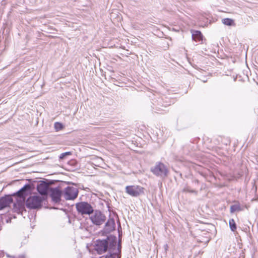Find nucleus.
Returning <instances> with one entry per match:
<instances>
[{
  "label": "nucleus",
  "instance_id": "nucleus-14",
  "mask_svg": "<svg viewBox=\"0 0 258 258\" xmlns=\"http://www.w3.org/2000/svg\"><path fill=\"white\" fill-rule=\"evenodd\" d=\"M30 188V186L29 184L25 185L23 188L18 191L17 194L20 197H23L26 190L29 189Z\"/></svg>",
  "mask_w": 258,
  "mask_h": 258
},
{
  "label": "nucleus",
  "instance_id": "nucleus-3",
  "mask_svg": "<svg viewBox=\"0 0 258 258\" xmlns=\"http://www.w3.org/2000/svg\"><path fill=\"white\" fill-rule=\"evenodd\" d=\"M125 191L132 197H138L143 192V188L136 185H128L126 186Z\"/></svg>",
  "mask_w": 258,
  "mask_h": 258
},
{
  "label": "nucleus",
  "instance_id": "nucleus-4",
  "mask_svg": "<svg viewBox=\"0 0 258 258\" xmlns=\"http://www.w3.org/2000/svg\"><path fill=\"white\" fill-rule=\"evenodd\" d=\"M152 172L157 176H165L167 174V169L162 163H159L151 169Z\"/></svg>",
  "mask_w": 258,
  "mask_h": 258
},
{
  "label": "nucleus",
  "instance_id": "nucleus-5",
  "mask_svg": "<svg viewBox=\"0 0 258 258\" xmlns=\"http://www.w3.org/2000/svg\"><path fill=\"white\" fill-rule=\"evenodd\" d=\"M78 194V189L75 187H68L65 189L64 198L67 200H72L76 199Z\"/></svg>",
  "mask_w": 258,
  "mask_h": 258
},
{
  "label": "nucleus",
  "instance_id": "nucleus-8",
  "mask_svg": "<svg viewBox=\"0 0 258 258\" xmlns=\"http://www.w3.org/2000/svg\"><path fill=\"white\" fill-rule=\"evenodd\" d=\"M13 203V199L10 196H7L0 199V210L9 207Z\"/></svg>",
  "mask_w": 258,
  "mask_h": 258
},
{
  "label": "nucleus",
  "instance_id": "nucleus-18",
  "mask_svg": "<svg viewBox=\"0 0 258 258\" xmlns=\"http://www.w3.org/2000/svg\"><path fill=\"white\" fill-rule=\"evenodd\" d=\"M71 155V153L70 152H67L65 153H63L61 154L59 156L60 159H64L67 156Z\"/></svg>",
  "mask_w": 258,
  "mask_h": 258
},
{
  "label": "nucleus",
  "instance_id": "nucleus-6",
  "mask_svg": "<svg viewBox=\"0 0 258 258\" xmlns=\"http://www.w3.org/2000/svg\"><path fill=\"white\" fill-rule=\"evenodd\" d=\"M105 216L100 212L96 211L90 216L91 221L95 225H100L104 222Z\"/></svg>",
  "mask_w": 258,
  "mask_h": 258
},
{
  "label": "nucleus",
  "instance_id": "nucleus-16",
  "mask_svg": "<svg viewBox=\"0 0 258 258\" xmlns=\"http://www.w3.org/2000/svg\"><path fill=\"white\" fill-rule=\"evenodd\" d=\"M54 127L56 132H58L62 130L64 127L63 125L59 122H56L54 124Z\"/></svg>",
  "mask_w": 258,
  "mask_h": 258
},
{
  "label": "nucleus",
  "instance_id": "nucleus-15",
  "mask_svg": "<svg viewBox=\"0 0 258 258\" xmlns=\"http://www.w3.org/2000/svg\"><path fill=\"white\" fill-rule=\"evenodd\" d=\"M222 23L227 26H232L234 24V21L232 19L229 18H225L222 20Z\"/></svg>",
  "mask_w": 258,
  "mask_h": 258
},
{
  "label": "nucleus",
  "instance_id": "nucleus-13",
  "mask_svg": "<svg viewBox=\"0 0 258 258\" xmlns=\"http://www.w3.org/2000/svg\"><path fill=\"white\" fill-rule=\"evenodd\" d=\"M242 210H243L242 208H241L240 205L238 203L234 204L233 205H232L230 207V212L231 213L240 211H242Z\"/></svg>",
  "mask_w": 258,
  "mask_h": 258
},
{
  "label": "nucleus",
  "instance_id": "nucleus-11",
  "mask_svg": "<svg viewBox=\"0 0 258 258\" xmlns=\"http://www.w3.org/2000/svg\"><path fill=\"white\" fill-rule=\"evenodd\" d=\"M50 196L54 202H58L60 200L61 192L57 188H54L51 190Z\"/></svg>",
  "mask_w": 258,
  "mask_h": 258
},
{
  "label": "nucleus",
  "instance_id": "nucleus-17",
  "mask_svg": "<svg viewBox=\"0 0 258 258\" xmlns=\"http://www.w3.org/2000/svg\"><path fill=\"white\" fill-rule=\"evenodd\" d=\"M229 223L231 230L234 231L236 229V225L234 220L233 219H230Z\"/></svg>",
  "mask_w": 258,
  "mask_h": 258
},
{
  "label": "nucleus",
  "instance_id": "nucleus-10",
  "mask_svg": "<svg viewBox=\"0 0 258 258\" xmlns=\"http://www.w3.org/2000/svg\"><path fill=\"white\" fill-rule=\"evenodd\" d=\"M49 185L45 182H40L37 185V189L38 191L42 195H45L47 194Z\"/></svg>",
  "mask_w": 258,
  "mask_h": 258
},
{
  "label": "nucleus",
  "instance_id": "nucleus-12",
  "mask_svg": "<svg viewBox=\"0 0 258 258\" xmlns=\"http://www.w3.org/2000/svg\"><path fill=\"white\" fill-rule=\"evenodd\" d=\"M192 39L198 42L202 41L203 40V36L201 33V32L199 31H192Z\"/></svg>",
  "mask_w": 258,
  "mask_h": 258
},
{
  "label": "nucleus",
  "instance_id": "nucleus-9",
  "mask_svg": "<svg viewBox=\"0 0 258 258\" xmlns=\"http://www.w3.org/2000/svg\"><path fill=\"white\" fill-rule=\"evenodd\" d=\"M119 239L117 244H114V257L113 258H120L121 256V239L120 237L121 235L120 232L118 231Z\"/></svg>",
  "mask_w": 258,
  "mask_h": 258
},
{
  "label": "nucleus",
  "instance_id": "nucleus-19",
  "mask_svg": "<svg viewBox=\"0 0 258 258\" xmlns=\"http://www.w3.org/2000/svg\"><path fill=\"white\" fill-rule=\"evenodd\" d=\"M105 258H113V255L112 253H110L109 255H107Z\"/></svg>",
  "mask_w": 258,
  "mask_h": 258
},
{
  "label": "nucleus",
  "instance_id": "nucleus-2",
  "mask_svg": "<svg viewBox=\"0 0 258 258\" xmlns=\"http://www.w3.org/2000/svg\"><path fill=\"white\" fill-rule=\"evenodd\" d=\"M42 201V198L39 196H32L27 200L26 205L31 209L37 208L41 206Z\"/></svg>",
  "mask_w": 258,
  "mask_h": 258
},
{
  "label": "nucleus",
  "instance_id": "nucleus-1",
  "mask_svg": "<svg viewBox=\"0 0 258 258\" xmlns=\"http://www.w3.org/2000/svg\"><path fill=\"white\" fill-rule=\"evenodd\" d=\"M76 207L78 212L81 214H90L93 211L90 204L86 202H81L76 204Z\"/></svg>",
  "mask_w": 258,
  "mask_h": 258
},
{
  "label": "nucleus",
  "instance_id": "nucleus-7",
  "mask_svg": "<svg viewBox=\"0 0 258 258\" xmlns=\"http://www.w3.org/2000/svg\"><path fill=\"white\" fill-rule=\"evenodd\" d=\"M94 247V249L98 254H102L107 250L108 247L107 241L106 240H98L95 242Z\"/></svg>",
  "mask_w": 258,
  "mask_h": 258
}]
</instances>
